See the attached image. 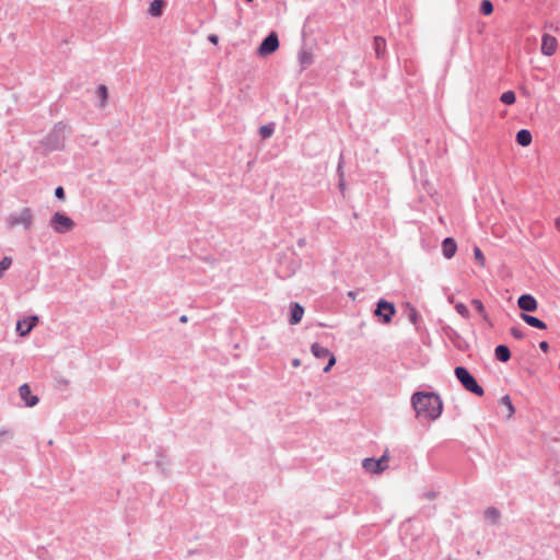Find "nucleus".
I'll return each instance as SVG.
<instances>
[{
	"label": "nucleus",
	"mask_w": 560,
	"mask_h": 560,
	"mask_svg": "<svg viewBox=\"0 0 560 560\" xmlns=\"http://www.w3.org/2000/svg\"><path fill=\"white\" fill-rule=\"evenodd\" d=\"M510 332L511 335L515 338V339H523L524 338V332L522 331V329H520L518 327H512L510 329Z\"/></svg>",
	"instance_id": "f704fd0d"
},
{
	"label": "nucleus",
	"mask_w": 560,
	"mask_h": 560,
	"mask_svg": "<svg viewBox=\"0 0 560 560\" xmlns=\"http://www.w3.org/2000/svg\"><path fill=\"white\" fill-rule=\"evenodd\" d=\"M246 2H253L254 0H245Z\"/></svg>",
	"instance_id": "a18cd8bd"
},
{
	"label": "nucleus",
	"mask_w": 560,
	"mask_h": 560,
	"mask_svg": "<svg viewBox=\"0 0 560 560\" xmlns=\"http://www.w3.org/2000/svg\"><path fill=\"white\" fill-rule=\"evenodd\" d=\"M500 515V511L494 506H490L485 511L486 520L490 521L492 524H497L499 522Z\"/></svg>",
	"instance_id": "5701e85b"
},
{
	"label": "nucleus",
	"mask_w": 560,
	"mask_h": 560,
	"mask_svg": "<svg viewBox=\"0 0 560 560\" xmlns=\"http://www.w3.org/2000/svg\"><path fill=\"white\" fill-rule=\"evenodd\" d=\"M457 250V244L453 237H446L442 242V253L446 259L454 257Z\"/></svg>",
	"instance_id": "dca6fc26"
},
{
	"label": "nucleus",
	"mask_w": 560,
	"mask_h": 560,
	"mask_svg": "<svg viewBox=\"0 0 560 560\" xmlns=\"http://www.w3.org/2000/svg\"><path fill=\"white\" fill-rule=\"evenodd\" d=\"M275 132V124L273 122H270V124H267V125H264L259 128V136L262 138V139H268L270 138Z\"/></svg>",
	"instance_id": "b1692460"
},
{
	"label": "nucleus",
	"mask_w": 560,
	"mask_h": 560,
	"mask_svg": "<svg viewBox=\"0 0 560 560\" xmlns=\"http://www.w3.org/2000/svg\"><path fill=\"white\" fill-rule=\"evenodd\" d=\"M279 47V38L276 32H270L260 43L258 54L260 56H268L275 52Z\"/></svg>",
	"instance_id": "6e6552de"
},
{
	"label": "nucleus",
	"mask_w": 560,
	"mask_h": 560,
	"mask_svg": "<svg viewBox=\"0 0 560 560\" xmlns=\"http://www.w3.org/2000/svg\"><path fill=\"white\" fill-rule=\"evenodd\" d=\"M11 265H12L11 257L5 256L2 258V260L0 261V278L3 277L4 271L8 270Z\"/></svg>",
	"instance_id": "c756f323"
},
{
	"label": "nucleus",
	"mask_w": 560,
	"mask_h": 560,
	"mask_svg": "<svg viewBox=\"0 0 560 560\" xmlns=\"http://www.w3.org/2000/svg\"><path fill=\"white\" fill-rule=\"evenodd\" d=\"M411 404L417 417L428 420H436L443 410L441 397L433 392H416Z\"/></svg>",
	"instance_id": "f257e3e1"
},
{
	"label": "nucleus",
	"mask_w": 560,
	"mask_h": 560,
	"mask_svg": "<svg viewBox=\"0 0 560 560\" xmlns=\"http://www.w3.org/2000/svg\"><path fill=\"white\" fill-rule=\"evenodd\" d=\"M471 305L482 316L483 319H488V315L486 313L485 306H483V304H482V302L480 300L474 299L471 301Z\"/></svg>",
	"instance_id": "c85d7f7f"
},
{
	"label": "nucleus",
	"mask_w": 560,
	"mask_h": 560,
	"mask_svg": "<svg viewBox=\"0 0 560 560\" xmlns=\"http://www.w3.org/2000/svg\"><path fill=\"white\" fill-rule=\"evenodd\" d=\"M500 404L505 406L508 408V418H511L513 416V413L515 412V409H514V406L512 404V400L510 398L509 395H504L501 399H500Z\"/></svg>",
	"instance_id": "bb28decb"
},
{
	"label": "nucleus",
	"mask_w": 560,
	"mask_h": 560,
	"mask_svg": "<svg viewBox=\"0 0 560 560\" xmlns=\"http://www.w3.org/2000/svg\"><path fill=\"white\" fill-rule=\"evenodd\" d=\"M165 7V0H153L149 7V14L154 18L161 16Z\"/></svg>",
	"instance_id": "a211bd4d"
},
{
	"label": "nucleus",
	"mask_w": 560,
	"mask_h": 560,
	"mask_svg": "<svg viewBox=\"0 0 560 560\" xmlns=\"http://www.w3.org/2000/svg\"><path fill=\"white\" fill-rule=\"evenodd\" d=\"M305 244H306L305 238H300V240L298 241V245H299L300 247L305 246Z\"/></svg>",
	"instance_id": "79ce46f5"
},
{
	"label": "nucleus",
	"mask_w": 560,
	"mask_h": 560,
	"mask_svg": "<svg viewBox=\"0 0 560 560\" xmlns=\"http://www.w3.org/2000/svg\"><path fill=\"white\" fill-rule=\"evenodd\" d=\"M299 62L303 69L307 68L313 63V55L307 50H301L299 52Z\"/></svg>",
	"instance_id": "4be33fe9"
},
{
	"label": "nucleus",
	"mask_w": 560,
	"mask_h": 560,
	"mask_svg": "<svg viewBox=\"0 0 560 560\" xmlns=\"http://www.w3.org/2000/svg\"><path fill=\"white\" fill-rule=\"evenodd\" d=\"M425 497L431 500V499H433L435 497V493L434 492H428L425 494Z\"/></svg>",
	"instance_id": "c03bdc74"
},
{
	"label": "nucleus",
	"mask_w": 560,
	"mask_h": 560,
	"mask_svg": "<svg viewBox=\"0 0 560 560\" xmlns=\"http://www.w3.org/2000/svg\"><path fill=\"white\" fill-rule=\"evenodd\" d=\"M342 163H343V155L340 154L339 156V163H338V174H339V187L342 189L345 186L343 183V173H342Z\"/></svg>",
	"instance_id": "2f4dec72"
},
{
	"label": "nucleus",
	"mask_w": 560,
	"mask_h": 560,
	"mask_svg": "<svg viewBox=\"0 0 560 560\" xmlns=\"http://www.w3.org/2000/svg\"><path fill=\"white\" fill-rule=\"evenodd\" d=\"M408 317H409V320L412 324H417L418 320H419L420 315H419L418 311L413 306H410Z\"/></svg>",
	"instance_id": "473e14b6"
},
{
	"label": "nucleus",
	"mask_w": 560,
	"mask_h": 560,
	"mask_svg": "<svg viewBox=\"0 0 560 560\" xmlns=\"http://www.w3.org/2000/svg\"><path fill=\"white\" fill-rule=\"evenodd\" d=\"M55 196L56 198L60 199V200H65V189L61 187V186H58L56 189H55Z\"/></svg>",
	"instance_id": "e433bc0d"
},
{
	"label": "nucleus",
	"mask_w": 560,
	"mask_h": 560,
	"mask_svg": "<svg viewBox=\"0 0 560 560\" xmlns=\"http://www.w3.org/2000/svg\"><path fill=\"white\" fill-rule=\"evenodd\" d=\"M558 46V40L555 36L550 34H544L541 37V54L545 56H552Z\"/></svg>",
	"instance_id": "9b49d317"
},
{
	"label": "nucleus",
	"mask_w": 560,
	"mask_h": 560,
	"mask_svg": "<svg viewBox=\"0 0 560 560\" xmlns=\"http://www.w3.org/2000/svg\"><path fill=\"white\" fill-rule=\"evenodd\" d=\"M168 465V462L164 459V457L160 456V458L156 460L158 468L161 469L163 474H165L166 466Z\"/></svg>",
	"instance_id": "c9c22d12"
},
{
	"label": "nucleus",
	"mask_w": 560,
	"mask_h": 560,
	"mask_svg": "<svg viewBox=\"0 0 560 560\" xmlns=\"http://www.w3.org/2000/svg\"><path fill=\"white\" fill-rule=\"evenodd\" d=\"M389 459L388 452L386 451L378 459L364 458L362 467L371 474H381L387 468V462Z\"/></svg>",
	"instance_id": "0eeeda50"
},
{
	"label": "nucleus",
	"mask_w": 560,
	"mask_h": 560,
	"mask_svg": "<svg viewBox=\"0 0 560 560\" xmlns=\"http://www.w3.org/2000/svg\"><path fill=\"white\" fill-rule=\"evenodd\" d=\"M311 351L314 357L318 359L329 358L327 365L324 368V372L327 373L330 371V369L336 363L335 355L329 351L328 348L320 346L319 343L315 342L311 347Z\"/></svg>",
	"instance_id": "1a4fd4ad"
},
{
	"label": "nucleus",
	"mask_w": 560,
	"mask_h": 560,
	"mask_svg": "<svg viewBox=\"0 0 560 560\" xmlns=\"http://www.w3.org/2000/svg\"><path fill=\"white\" fill-rule=\"evenodd\" d=\"M50 226L57 233H67L74 226L73 220L62 212H56L50 219Z\"/></svg>",
	"instance_id": "423d86ee"
},
{
	"label": "nucleus",
	"mask_w": 560,
	"mask_h": 560,
	"mask_svg": "<svg viewBox=\"0 0 560 560\" xmlns=\"http://www.w3.org/2000/svg\"><path fill=\"white\" fill-rule=\"evenodd\" d=\"M515 140L521 147H527L532 143L533 137L529 130L521 129L517 131Z\"/></svg>",
	"instance_id": "412c9836"
},
{
	"label": "nucleus",
	"mask_w": 560,
	"mask_h": 560,
	"mask_svg": "<svg viewBox=\"0 0 560 560\" xmlns=\"http://www.w3.org/2000/svg\"><path fill=\"white\" fill-rule=\"evenodd\" d=\"M555 226L560 232V218H556L555 220Z\"/></svg>",
	"instance_id": "a19ab883"
},
{
	"label": "nucleus",
	"mask_w": 560,
	"mask_h": 560,
	"mask_svg": "<svg viewBox=\"0 0 560 560\" xmlns=\"http://www.w3.org/2000/svg\"><path fill=\"white\" fill-rule=\"evenodd\" d=\"M455 310H456V312H457L459 315H462L464 318H468V317H469V315H470L468 307H467L464 303H460V302H459V303H457V304L455 305Z\"/></svg>",
	"instance_id": "7c9ffc66"
},
{
	"label": "nucleus",
	"mask_w": 560,
	"mask_h": 560,
	"mask_svg": "<svg viewBox=\"0 0 560 560\" xmlns=\"http://www.w3.org/2000/svg\"><path fill=\"white\" fill-rule=\"evenodd\" d=\"M446 335L454 347L458 350L466 351L468 349L467 341L456 330L448 328Z\"/></svg>",
	"instance_id": "4468645a"
},
{
	"label": "nucleus",
	"mask_w": 560,
	"mask_h": 560,
	"mask_svg": "<svg viewBox=\"0 0 560 560\" xmlns=\"http://www.w3.org/2000/svg\"><path fill=\"white\" fill-rule=\"evenodd\" d=\"M304 314V307L298 302L290 303V317L289 323L291 325H296L302 320Z\"/></svg>",
	"instance_id": "2eb2a0df"
},
{
	"label": "nucleus",
	"mask_w": 560,
	"mask_h": 560,
	"mask_svg": "<svg viewBox=\"0 0 560 560\" xmlns=\"http://www.w3.org/2000/svg\"><path fill=\"white\" fill-rule=\"evenodd\" d=\"M374 50L378 59H383L386 54V40L381 36L374 37Z\"/></svg>",
	"instance_id": "aec40b11"
},
{
	"label": "nucleus",
	"mask_w": 560,
	"mask_h": 560,
	"mask_svg": "<svg viewBox=\"0 0 560 560\" xmlns=\"http://www.w3.org/2000/svg\"><path fill=\"white\" fill-rule=\"evenodd\" d=\"M292 365H293L294 368L300 366V365H301V360H300V359H296V358H295V359H293V360H292Z\"/></svg>",
	"instance_id": "ea45409f"
},
{
	"label": "nucleus",
	"mask_w": 560,
	"mask_h": 560,
	"mask_svg": "<svg viewBox=\"0 0 560 560\" xmlns=\"http://www.w3.org/2000/svg\"><path fill=\"white\" fill-rule=\"evenodd\" d=\"M179 322H180V323H187V322H188V317H187L186 315H182V316L179 317Z\"/></svg>",
	"instance_id": "37998d69"
},
{
	"label": "nucleus",
	"mask_w": 560,
	"mask_h": 560,
	"mask_svg": "<svg viewBox=\"0 0 560 560\" xmlns=\"http://www.w3.org/2000/svg\"><path fill=\"white\" fill-rule=\"evenodd\" d=\"M33 211L31 208H23L20 211L10 213L7 218V225L13 229L16 225H23L25 231H30L33 224Z\"/></svg>",
	"instance_id": "20e7f679"
},
{
	"label": "nucleus",
	"mask_w": 560,
	"mask_h": 560,
	"mask_svg": "<svg viewBox=\"0 0 560 560\" xmlns=\"http://www.w3.org/2000/svg\"><path fill=\"white\" fill-rule=\"evenodd\" d=\"M494 357L500 362H508L511 359L510 348L505 345H499L494 349Z\"/></svg>",
	"instance_id": "6ab92c4d"
},
{
	"label": "nucleus",
	"mask_w": 560,
	"mask_h": 560,
	"mask_svg": "<svg viewBox=\"0 0 560 560\" xmlns=\"http://www.w3.org/2000/svg\"><path fill=\"white\" fill-rule=\"evenodd\" d=\"M500 101L505 105H512L516 101V95L513 91H506L501 94Z\"/></svg>",
	"instance_id": "a878e982"
},
{
	"label": "nucleus",
	"mask_w": 560,
	"mask_h": 560,
	"mask_svg": "<svg viewBox=\"0 0 560 560\" xmlns=\"http://www.w3.org/2000/svg\"><path fill=\"white\" fill-rule=\"evenodd\" d=\"M209 42L217 44L218 43V36L214 34L209 35L208 37Z\"/></svg>",
	"instance_id": "58836bf2"
},
{
	"label": "nucleus",
	"mask_w": 560,
	"mask_h": 560,
	"mask_svg": "<svg viewBox=\"0 0 560 560\" xmlns=\"http://www.w3.org/2000/svg\"><path fill=\"white\" fill-rule=\"evenodd\" d=\"M96 93L101 100L100 106L104 107L108 97V91L107 88L104 84H101L97 86Z\"/></svg>",
	"instance_id": "393cba45"
},
{
	"label": "nucleus",
	"mask_w": 560,
	"mask_h": 560,
	"mask_svg": "<svg viewBox=\"0 0 560 560\" xmlns=\"http://www.w3.org/2000/svg\"><path fill=\"white\" fill-rule=\"evenodd\" d=\"M517 306L523 311V313L535 312L538 307V303L532 294L525 293L518 298Z\"/></svg>",
	"instance_id": "f8f14e48"
},
{
	"label": "nucleus",
	"mask_w": 560,
	"mask_h": 560,
	"mask_svg": "<svg viewBox=\"0 0 560 560\" xmlns=\"http://www.w3.org/2000/svg\"><path fill=\"white\" fill-rule=\"evenodd\" d=\"M67 125L58 122L52 130L40 141L46 152L59 151L65 147Z\"/></svg>",
	"instance_id": "f03ea898"
},
{
	"label": "nucleus",
	"mask_w": 560,
	"mask_h": 560,
	"mask_svg": "<svg viewBox=\"0 0 560 560\" xmlns=\"http://www.w3.org/2000/svg\"><path fill=\"white\" fill-rule=\"evenodd\" d=\"M493 12V4L490 0H482L480 3V13L490 15Z\"/></svg>",
	"instance_id": "cd10ccee"
},
{
	"label": "nucleus",
	"mask_w": 560,
	"mask_h": 560,
	"mask_svg": "<svg viewBox=\"0 0 560 560\" xmlns=\"http://www.w3.org/2000/svg\"><path fill=\"white\" fill-rule=\"evenodd\" d=\"M455 377L460 385L469 393L481 397L485 395L483 388L478 384L476 377L465 366H456L454 370Z\"/></svg>",
	"instance_id": "7ed1b4c3"
},
{
	"label": "nucleus",
	"mask_w": 560,
	"mask_h": 560,
	"mask_svg": "<svg viewBox=\"0 0 560 560\" xmlns=\"http://www.w3.org/2000/svg\"><path fill=\"white\" fill-rule=\"evenodd\" d=\"M521 318L529 326L537 329H546L547 325L536 316L529 315L527 313H521Z\"/></svg>",
	"instance_id": "f3484780"
},
{
	"label": "nucleus",
	"mask_w": 560,
	"mask_h": 560,
	"mask_svg": "<svg viewBox=\"0 0 560 560\" xmlns=\"http://www.w3.org/2000/svg\"><path fill=\"white\" fill-rule=\"evenodd\" d=\"M539 348L541 351L544 352H548L549 350V343L547 341H540L539 342Z\"/></svg>",
	"instance_id": "4c0bfd02"
},
{
	"label": "nucleus",
	"mask_w": 560,
	"mask_h": 560,
	"mask_svg": "<svg viewBox=\"0 0 560 560\" xmlns=\"http://www.w3.org/2000/svg\"><path fill=\"white\" fill-rule=\"evenodd\" d=\"M38 317L36 315L28 316L24 319H20L16 323V331L20 336H27L32 329L37 325Z\"/></svg>",
	"instance_id": "9d476101"
},
{
	"label": "nucleus",
	"mask_w": 560,
	"mask_h": 560,
	"mask_svg": "<svg viewBox=\"0 0 560 560\" xmlns=\"http://www.w3.org/2000/svg\"><path fill=\"white\" fill-rule=\"evenodd\" d=\"M374 316H376L380 322L383 324H389L393 319V316L396 313L395 305L384 299H381L376 303V307L374 310Z\"/></svg>",
	"instance_id": "39448f33"
},
{
	"label": "nucleus",
	"mask_w": 560,
	"mask_h": 560,
	"mask_svg": "<svg viewBox=\"0 0 560 560\" xmlns=\"http://www.w3.org/2000/svg\"><path fill=\"white\" fill-rule=\"evenodd\" d=\"M474 255H475V259H476V260H477L481 266H483V264H485V256H483V254H482V252H481V249H480L479 247H477V246H476V247L474 248Z\"/></svg>",
	"instance_id": "72a5a7b5"
},
{
	"label": "nucleus",
	"mask_w": 560,
	"mask_h": 560,
	"mask_svg": "<svg viewBox=\"0 0 560 560\" xmlns=\"http://www.w3.org/2000/svg\"><path fill=\"white\" fill-rule=\"evenodd\" d=\"M20 396L22 400L25 402L26 407H34L38 404L39 399L36 395L32 394L31 387L28 384H23L19 388Z\"/></svg>",
	"instance_id": "ddd939ff"
}]
</instances>
